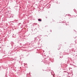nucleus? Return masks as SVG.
I'll return each instance as SVG.
<instances>
[{
  "instance_id": "1",
  "label": "nucleus",
  "mask_w": 77,
  "mask_h": 77,
  "mask_svg": "<svg viewBox=\"0 0 77 77\" xmlns=\"http://www.w3.org/2000/svg\"><path fill=\"white\" fill-rule=\"evenodd\" d=\"M38 20L39 21H41V20H40V19H38Z\"/></svg>"
},
{
  "instance_id": "2",
  "label": "nucleus",
  "mask_w": 77,
  "mask_h": 77,
  "mask_svg": "<svg viewBox=\"0 0 77 77\" xmlns=\"http://www.w3.org/2000/svg\"><path fill=\"white\" fill-rule=\"evenodd\" d=\"M58 50H60V48H58Z\"/></svg>"
}]
</instances>
